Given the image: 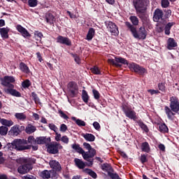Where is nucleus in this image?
<instances>
[{
    "label": "nucleus",
    "mask_w": 179,
    "mask_h": 179,
    "mask_svg": "<svg viewBox=\"0 0 179 179\" xmlns=\"http://www.w3.org/2000/svg\"><path fill=\"white\" fill-rule=\"evenodd\" d=\"M108 64L115 65V66H118L119 68H121V64H120L128 65L130 71L132 72H136V73H138V75H145V73H146V69L145 68L136 63L128 64V61L122 57H115V60L114 59H108Z\"/></svg>",
    "instance_id": "obj_1"
},
{
    "label": "nucleus",
    "mask_w": 179,
    "mask_h": 179,
    "mask_svg": "<svg viewBox=\"0 0 179 179\" xmlns=\"http://www.w3.org/2000/svg\"><path fill=\"white\" fill-rule=\"evenodd\" d=\"M0 82L2 86L7 87L4 90V92L7 94H10V96H13V97H22V94L15 89V85H13V83L16 82L15 77L6 76L3 78H0Z\"/></svg>",
    "instance_id": "obj_2"
},
{
    "label": "nucleus",
    "mask_w": 179,
    "mask_h": 179,
    "mask_svg": "<svg viewBox=\"0 0 179 179\" xmlns=\"http://www.w3.org/2000/svg\"><path fill=\"white\" fill-rule=\"evenodd\" d=\"M165 113L169 118L173 121L174 115L179 111V101L176 96H171L170 98V108L169 106L164 107Z\"/></svg>",
    "instance_id": "obj_3"
},
{
    "label": "nucleus",
    "mask_w": 179,
    "mask_h": 179,
    "mask_svg": "<svg viewBox=\"0 0 179 179\" xmlns=\"http://www.w3.org/2000/svg\"><path fill=\"white\" fill-rule=\"evenodd\" d=\"M7 148L9 150H15L20 152L22 150H29V149H31V145H27V140L16 139L11 143H8Z\"/></svg>",
    "instance_id": "obj_4"
},
{
    "label": "nucleus",
    "mask_w": 179,
    "mask_h": 179,
    "mask_svg": "<svg viewBox=\"0 0 179 179\" xmlns=\"http://www.w3.org/2000/svg\"><path fill=\"white\" fill-rule=\"evenodd\" d=\"M125 24L129 30L131 31V33L133 34L134 38H138V40H145V38H146V36H148V34L144 27H140L138 32V31H136V27L132 25L131 22H126Z\"/></svg>",
    "instance_id": "obj_5"
},
{
    "label": "nucleus",
    "mask_w": 179,
    "mask_h": 179,
    "mask_svg": "<svg viewBox=\"0 0 179 179\" xmlns=\"http://www.w3.org/2000/svg\"><path fill=\"white\" fill-rule=\"evenodd\" d=\"M83 146L85 148L87 152H85V153H87L85 157H83L84 160H86V162H88L86 165L88 166V167H92L93 166V157L96 155V150L92 148V145L87 143H83Z\"/></svg>",
    "instance_id": "obj_6"
},
{
    "label": "nucleus",
    "mask_w": 179,
    "mask_h": 179,
    "mask_svg": "<svg viewBox=\"0 0 179 179\" xmlns=\"http://www.w3.org/2000/svg\"><path fill=\"white\" fill-rule=\"evenodd\" d=\"M150 3L149 0H134L133 4L136 13H143L148 9Z\"/></svg>",
    "instance_id": "obj_7"
},
{
    "label": "nucleus",
    "mask_w": 179,
    "mask_h": 179,
    "mask_svg": "<svg viewBox=\"0 0 179 179\" xmlns=\"http://www.w3.org/2000/svg\"><path fill=\"white\" fill-rule=\"evenodd\" d=\"M63 148L64 147L62 145H61V143L58 142H52L48 144L47 150L48 153H50L51 155H57L59 152V150Z\"/></svg>",
    "instance_id": "obj_8"
},
{
    "label": "nucleus",
    "mask_w": 179,
    "mask_h": 179,
    "mask_svg": "<svg viewBox=\"0 0 179 179\" xmlns=\"http://www.w3.org/2000/svg\"><path fill=\"white\" fill-rule=\"evenodd\" d=\"M67 87L73 97H75L79 93V87L76 82L71 81L69 83Z\"/></svg>",
    "instance_id": "obj_9"
},
{
    "label": "nucleus",
    "mask_w": 179,
    "mask_h": 179,
    "mask_svg": "<svg viewBox=\"0 0 179 179\" xmlns=\"http://www.w3.org/2000/svg\"><path fill=\"white\" fill-rule=\"evenodd\" d=\"M106 26H107V29H108V31H110V33L113 34V36H118V34L120 33V31H118V27H117L115 23L111 21H109V22H106Z\"/></svg>",
    "instance_id": "obj_10"
},
{
    "label": "nucleus",
    "mask_w": 179,
    "mask_h": 179,
    "mask_svg": "<svg viewBox=\"0 0 179 179\" xmlns=\"http://www.w3.org/2000/svg\"><path fill=\"white\" fill-rule=\"evenodd\" d=\"M123 111L128 118L131 120H135L136 118V113L129 108L128 106H123Z\"/></svg>",
    "instance_id": "obj_11"
},
{
    "label": "nucleus",
    "mask_w": 179,
    "mask_h": 179,
    "mask_svg": "<svg viewBox=\"0 0 179 179\" xmlns=\"http://www.w3.org/2000/svg\"><path fill=\"white\" fill-rule=\"evenodd\" d=\"M57 43H59V44H64L65 45L68 46L72 45V42L71 41V39H69V38L64 37L61 35L57 36Z\"/></svg>",
    "instance_id": "obj_12"
},
{
    "label": "nucleus",
    "mask_w": 179,
    "mask_h": 179,
    "mask_svg": "<svg viewBox=\"0 0 179 179\" xmlns=\"http://www.w3.org/2000/svg\"><path fill=\"white\" fill-rule=\"evenodd\" d=\"M17 170L20 174H26V173H29L31 170V164H24L20 166Z\"/></svg>",
    "instance_id": "obj_13"
},
{
    "label": "nucleus",
    "mask_w": 179,
    "mask_h": 179,
    "mask_svg": "<svg viewBox=\"0 0 179 179\" xmlns=\"http://www.w3.org/2000/svg\"><path fill=\"white\" fill-rule=\"evenodd\" d=\"M16 29L17 30V31H19V33H20L22 37H24V38H27V37L31 36L30 33H29V31H27L26 28L23 27L20 24H17L16 26Z\"/></svg>",
    "instance_id": "obj_14"
},
{
    "label": "nucleus",
    "mask_w": 179,
    "mask_h": 179,
    "mask_svg": "<svg viewBox=\"0 0 179 179\" xmlns=\"http://www.w3.org/2000/svg\"><path fill=\"white\" fill-rule=\"evenodd\" d=\"M163 10L157 8L154 12L153 20L154 22H160L163 20Z\"/></svg>",
    "instance_id": "obj_15"
},
{
    "label": "nucleus",
    "mask_w": 179,
    "mask_h": 179,
    "mask_svg": "<svg viewBox=\"0 0 179 179\" xmlns=\"http://www.w3.org/2000/svg\"><path fill=\"white\" fill-rule=\"evenodd\" d=\"M50 166L55 171H61L62 170V167L61 166V164L58 162L57 160H51L49 162Z\"/></svg>",
    "instance_id": "obj_16"
},
{
    "label": "nucleus",
    "mask_w": 179,
    "mask_h": 179,
    "mask_svg": "<svg viewBox=\"0 0 179 179\" xmlns=\"http://www.w3.org/2000/svg\"><path fill=\"white\" fill-rule=\"evenodd\" d=\"M71 148L72 149H73V150H76L77 153H80V155H82L83 157H86L87 152L85 153V150H83V148H80V145L79 144L74 143L71 145Z\"/></svg>",
    "instance_id": "obj_17"
},
{
    "label": "nucleus",
    "mask_w": 179,
    "mask_h": 179,
    "mask_svg": "<svg viewBox=\"0 0 179 179\" xmlns=\"http://www.w3.org/2000/svg\"><path fill=\"white\" fill-rule=\"evenodd\" d=\"M20 126L19 124H15L13 127H12L9 131V133L13 136H17L20 134Z\"/></svg>",
    "instance_id": "obj_18"
},
{
    "label": "nucleus",
    "mask_w": 179,
    "mask_h": 179,
    "mask_svg": "<svg viewBox=\"0 0 179 179\" xmlns=\"http://www.w3.org/2000/svg\"><path fill=\"white\" fill-rule=\"evenodd\" d=\"M81 136H83V138H84L87 142H94V141H96V136H94V135L92 134H81Z\"/></svg>",
    "instance_id": "obj_19"
},
{
    "label": "nucleus",
    "mask_w": 179,
    "mask_h": 179,
    "mask_svg": "<svg viewBox=\"0 0 179 179\" xmlns=\"http://www.w3.org/2000/svg\"><path fill=\"white\" fill-rule=\"evenodd\" d=\"M177 47V42L173 38H169L167 41L168 50H174Z\"/></svg>",
    "instance_id": "obj_20"
},
{
    "label": "nucleus",
    "mask_w": 179,
    "mask_h": 179,
    "mask_svg": "<svg viewBox=\"0 0 179 179\" xmlns=\"http://www.w3.org/2000/svg\"><path fill=\"white\" fill-rule=\"evenodd\" d=\"M9 28L3 27L0 29V34L3 40L9 38Z\"/></svg>",
    "instance_id": "obj_21"
},
{
    "label": "nucleus",
    "mask_w": 179,
    "mask_h": 179,
    "mask_svg": "<svg viewBox=\"0 0 179 179\" xmlns=\"http://www.w3.org/2000/svg\"><path fill=\"white\" fill-rule=\"evenodd\" d=\"M48 142H51V138H45V137H38L36 138V143L38 145H44Z\"/></svg>",
    "instance_id": "obj_22"
},
{
    "label": "nucleus",
    "mask_w": 179,
    "mask_h": 179,
    "mask_svg": "<svg viewBox=\"0 0 179 179\" xmlns=\"http://www.w3.org/2000/svg\"><path fill=\"white\" fill-rule=\"evenodd\" d=\"M36 131H37V128L30 124H29L25 129V132L26 134H28V135H31V134H34Z\"/></svg>",
    "instance_id": "obj_23"
},
{
    "label": "nucleus",
    "mask_w": 179,
    "mask_h": 179,
    "mask_svg": "<svg viewBox=\"0 0 179 179\" xmlns=\"http://www.w3.org/2000/svg\"><path fill=\"white\" fill-rule=\"evenodd\" d=\"M45 20L47 23L52 24L55 22V17L51 13H48L45 15Z\"/></svg>",
    "instance_id": "obj_24"
},
{
    "label": "nucleus",
    "mask_w": 179,
    "mask_h": 179,
    "mask_svg": "<svg viewBox=\"0 0 179 179\" xmlns=\"http://www.w3.org/2000/svg\"><path fill=\"white\" fill-rule=\"evenodd\" d=\"M95 33L96 30H94V28H90L87 34L86 40H87V41H92V40H93V37H94Z\"/></svg>",
    "instance_id": "obj_25"
},
{
    "label": "nucleus",
    "mask_w": 179,
    "mask_h": 179,
    "mask_svg": "<svg viewBox=\"0 0 179 179\" xmlns=\"http://www.w3.org/2000/svg\"><path fill=\"white\" fill-rule=\"evenodd\" d=\"M71 120L72 121H74L78 127H86V122L78 119L76 117H71Z\"/></svg>",
    "instance_id": "obj_26"
},
{
    "label": "nucleus",
    "mask_w": 179,
    "mask_h": 179,
    "mask_svg": "<svg viewBox=\"0 0 179 179\" xmlns=\"http://www.w3.org/2000/svg\"><path fill=\"white\" fill-rule=\"evenodd\" d=\"M74 162L76 163V166L78 167V169H85L86 167V164L82 161V159H79L78 158H76L74 159Z\"/></svg>",
    "instance_id": "obj_27"
},
{
    "label": "nucleus",
    "mask_w": 179,
    "mask_h": 179,
    "mask_svg": "<svg viewBox=\"0 0 179 179\" xmlns=\"http://www.w3.org/2000/svg\"><path fill=\"white\" fill-rule=\"evenodd\" d=\"M101 169L103 170V171H106L108 173V175L109 174V173H111V171H113V167L111 166V165H110V164L108 163L103 164L101 165Z\"/></svg>",
    "instance_id": "obj_28"
},
{
    "label": "nucleus",
    "mask_w": 179,
    "mask_h": 179,
    "mask_svg": "<svg viewBox=\"0 0 179 179\" xmlns=\"http://www.w3.org/2000/svg\"><path fill=\"white\" fill-rule=\"evenodd\" d=\"M141 150L142 152H145V153H149V152H150V145H149V143L148 142L142 143Z\"/></svg>",
    "instance_id": "obj_29"
},
{
    "label": "nucleus",
    "mask_w": 179,
    "mask_h": 179,
    "mask_svg": "<svg viewBox=\"0 0 179 179\" xmlns=\"http://www.w3.org/2000/svg\"><path fill=\"white\" fill-rule=\"evenodd\" d=\"M20 69L22 71V72H24V73H30V69H29V66H27V65L23 62L20 64Z\"/></svg>",
    "instance_id": "obj_30"
},
{
    "label": "nucleus",
    "mask_w": 179,
    "mask_h": 179,
    "mask_svg": "<svg viewBox=\"0 0 179 179\" xmlns=\"http://www.w3.org/2000/svg\"><path fill=\"white\" fill-rule=\"evenodd\" d=\"M0 122L2 125H4V127H12V125H13V124H15V122H13V121L12 120H8L6 119H1Z\"/></svg>",
    "instance_id": "obj_31"
},
{
    "label": "nucleus",
    "mask_w": 179,
    "mask_h": 179,
    "mask_svg": "<svg viewBox=\"0 0 179 179\" xmlns=\"http://www.w3.org/2000/svg\"><path fill=\"white\" fill-rule=\"evenodd\" d=\"M41 177L44 179L51 178V171L45 170L41 173Z\"/></svg>",
    "instance_id": "obj_32"
},
{
    "label": "nucleus",
    "mask_w": 179,
    "mask_h": 179,
    "mask_svg": "<svg viewBox=\"0 0 179 179\" xmlns=\"http://www.w3.org/2000/svg\"><path fill=\"white\" fill-rule=\"evenodd\" d=\"M15 117L18 121H24L27 116L23 113H17L15 114Z\"/></svg>",
    "instance_id": "obj_33"
},
{
    "label": "nucleus",
    "mask_w": 179,
    "mask_h": 179,
    "mask_svg": "<svg viewBox=\"0 0 179 179\" xmlns=\"http://www.w3.org/2000/svg\"><path fill=\"white\" fill-rule=\"evenodd\" d=\"M89 94H87V92H86V90H83L82 91V99L84 101V103H85V104H87V103H89Z\"/></svg>",
    "instance_id": "obj_34"
},
{
    "label": "nucleus",
    "mask_w": 179,
    "mask_h": 179,
    "mask_svg": "<svg viewBox=\"0 0 179 179\" xmlns=\"http://www.w3.org/2000/svg\"><path fill=\"white\" fill-rule=\"evenodd\" d=\"M175 23L174 22H169L166 26H165V34L166 36L170 35V30H171V27L174 26Z\"/></svg>",
    "instance_id": "obj_35"
},
{
    "label": "nucleus",
    "mask_w": 179,
    "mask_h": 179,
    "mask_svg": "<svg viewBox=\"0 0 179 179\" xmlns=\"http://www.w3.org/2000/svg\"><path fill=\"white\" fill-rule=\"evenodd\" d=\"M129 20L131 22L133 26H138L139 24V19L135 15L130 16Z\"/></svg>",
    "instance_id": "obj_36"
},
{
    "label": "nucleus",
    "mask_w": 179,
    "mask_h": 179,
    "mask_svg": "<svg viewBox=\"0 0 179 179\" xmlns=\"http://www.w3.org/2000/svg\"><path fill=\"white\" fill-rule=\"evenodd\" d=\"M159 131L162 134H166L169 132V128L166 125V124H161L159 125Z\"/></svg>",
    "instance_id": "obj_37"
},
{
    "label": "nucleus",
    "mask_w": 179,
    "mask_h": 179,
    "mask_svg": "<svg viewBox=\"0 0 179 179\" xmlns=\"http://www.w3.org/2000/svg\"><path fill=\"white\" fill-rule=\"evenodd\" d=\"M21 85L23 89H29V87L31 86V82H30L29 79H27L24 80Z\"/></svg>",
    "instance_id": "obj_38"
},
{
    "label": "nucleus",
    "mask_w": 179,
    "mask_h": 179,
    "mask_svg": "<svg viewBox=\"0 0 179 179\" xmlns=\"http://www.w3.org/2000/svg\"><path fill=\"white\" fill-rule=\"evenodd\" d=\"M85 172L87 174H89V176H90L91 177H92V178H97V174L92 170L86 169H85Z\"/></svg>",
    "instance_id": "obj_39"
},
{
    "label": "nucleus",
    "mask_w": 179,
    "mask_h": 179,
    "mask_svg": "<svg viewBox=\"0 0 179 179\" xmlns=\"http://www.w3.org/2000/svg\"><path fill=\"white\" fill-rule=\"evenodd\" d=\"M8 129L6 126L0 127V135L5 136L8 134Z\"/></svg>",
    "instance_id": "obj_40"
},
{
    "label": "nucleus",
    "mask_w": 179,
    "mask_h": 179,
    "mask_svg": "<svg viewBox=\"0 0 179 179\" xmlns=\"http://www.w3.org/2000/svg\"><path fill=\"white\" fill-rule=\"evenodd\" d=\"M138 125L141 128V129H143V131H145L146 132V134L149 132V128L146 124H145V123H143V122H138Z\"/></svg>",
    "instance_id": "obj_41"
},
{
    "label": "nucleus",
    "mask_w": 179,
    "mask_h": 179,
    "mask_svg": "<svg viewBox=\"0 0 179 179\" xmlns=\"http://www.w3.org/2000/svg\"><path fill=\"white\" fill-rule=\"evenodd\" d=\"M91 72L94 73V75H101V71H100V69L97 66L91 68Z\"/></svg>",
    "instance_id": "obj_42"
},
{
    "label": "nucleus",
    "mask_w": 179,
    "mask_h": 179,
    "mask_svg": "<svg viewBox=\"0 0 179 179\" xmlns=\"http://www.w3.org/2000/svg\"><path fill=\"white\" fill-rule=\"evenodd\" d=\"M38 2V1L37 0H28V5L31 8H36V6H37Z\"/></svg>",
    "instance_id": "obj_43"
},
{
    "label": "nucleus",
    "mask_w": 179,
    "mask_h": 179,
    "mask_svg": "<svg viewBox=\"0 0 179 179\" xmlns=\"http://www.w3.org/2000/svg\"><path fill=\"white\" fill-rule=\"evenodd\" d=\"M31 96L34 99L36 104L40 103V99H38V96H37V94H36V92H31Z\"/></svg>",
    "instance_id": "obj_44"
},
{
    "label": "nucleus",
    "mask_w": 179,
    "mask_h": 179,
    "mask_svg": "<svg viewBox=\"0 0 179 179\" xmlns=\"http://www.w3.org/2000/svg\"><path fill=\"white\" fill-rule=\"evenodd\" d=\"M28 143H29L31 145H36V139L34 138V136H30L28 138Z\"/></svg>",
    "instance_id": "obj_45"
},
{
    "label": "nucleus",
    "mask_w": 179,
    "mask_h": 179,
    "mask_svg": "<svg viewBox=\"0 0 179 179\" xmlns=\"http://www.w3.org/2000/svg\"><path fill=\"white\" fill-rule=\"evenodd\" d=\"M92 93L94 94L95 100H99V99H100V93L99 92V91L93 90Z\"/></svg>",
    "instance_id": "obj_46"
},
{
    "label": "nucleus",
    "mask_w": 179,
    "mask_h": 179,
    "mask_svg": "<svg viewBox=\"0 0 179 179\" xmlns=\"http://www.w3.org/2000/svg\"><path fill=\"white\" fill-rule=\"evenodd\" d=\"M108 176L112 179H121V178H120V176H118V174L114 173H112V172L109 173Z\"/></svg>",
    "instance_id": "obj_47"
},
{
    "label": "nucleus",
    "mask_w": 179,
    "mask_h": 179,
    "mask_svg": "<svg viewBox=\"0 0 179 179\" xmlns=\"http://www.w3.org/2000/svg\"><path fill=\"white\" fill-rule=\"evenodd\" d=\"M34 34H35V37L37 38L38 41H41V38H43V33L39 31H36Z\"/></svg>",
    "instance_id": "obj_48"
},
{
    "label": "nucleus",
    "mask_w": 179,
    "mask_h": 179,
    "mask_svg": "<svg viewBox=\"0 0 179 179\" xmlns=\"http://www.w3.org/2000/svg\"><path fill=\"white\" fill-rule=\"evenodd\" d=\"M59 114L60 115V117H62V118H64V120H69V117H68L66 114L64 113V111L59 110Z\"/></svg>",
    "instance_id": "obj_49"
},
{
    "label": "nucleus",
    "mask_w": 179,
    "mask_h": 179,
    "mask_svg": "<svg viewBox=\"0 0 179 179\" xmlns=\"http://www.w3.org/2000/svg\"><path fill=\"white\" fill-rule=\"evenodd\" d=\"M61 141L62 142H63V143H65L66 145H68V143H69V138H68V136H62Z\"/></svg>",
    "instance_id": "obj_50"
},
{
    "label": "nucleus",
    "mask_w": 179,
    "mask_h": 179,
    "mask_svg": "<svg viewBox=\"0 0 179 179\" xmlns=\"http://www.w3.org/2000/svg\"><path fill=\"white\" fill-rule=\"evenodd\" d=\"M140 160H141V163L143 164L146 163V162H148V157H146L145 155H141Z\"/></svg>",
    "instance_id": "obj_51"
},
{
    "label": "nucleus",
    "mask_w": 179,
    "mask_h": 179,
    "mask_svg": "<svg viewBox=\"0 0 179 179\" xmlns=\"http://www.w3.org/2000/svg\"><path fill=\"white\" fill-rule=\"evenodd\" d=\"M170 5V2H169V0H162V8H167Z\"/></svg>",
    "instance_id": "obj_52"
},
{
    "label": "nucleus",
    "mask_w": 179,
    "mask_h": 179,
    "mask_svg": "<svg viewBox=\"0 0 179 179\" xmlns=\"http://www.w3.org/2000/svg\"><path fill=\"white\" fill-rule=\"evenodd\" d=\"M159 90H161V92H166V86L164 83H159L158 84Z\"/></svg>",
    "instance_id": "obj_53"
},
{
    "label": "nucleus",
    "mask_w": 179,
    "mask_h": 179,
    "mask_svg": "<svg viewBox=\"0 0 179 179\" xmlns=\"http://www.w3.org/2000/svg\"><path fill=\"white\" fill-rule=\"evenodd\" d=\"M49 128L52 131H54V132H57V131H58V127H57L54 124H49Z\"/></svg>",
    "instance_id": "obj_54"
},
{
    "label": "nucleus",
    "mask_w": 179,
    "mask_h": 179,
    "mask_svg": "<svg viewBox=\"0 0 179 179\" xmlns=\"http://www.w3.org/2000/svg\"><path fill=\"white\" fill-rule=\"evenodd\" d=\"M73 58H74L76 64H80V57L78 55H73Z\"/></svg>",
    "instance_id": "obj_55"
},
{
    "label": "nucleus",
    "mask_w": 179,
    "mask_h": 179,
    "mask_svg": "<svg viewBox=\"0 0 179 179\" xmlns=\"http://www.w3.org/2000/svg\"><path fill=\"white\" fill-rule=\"evenodd\" d=\"M92 125H93L94 129H96V131H99L101 128L100 127V124L97 122H94Z\"/></svg>",
    "instance_id": "obj_56"
},
{
    "label": "nucleus",
    "mask_w": 179,
    "mask_h": 179,
    "mask_svg": "<svg viewBox=\"0 0 179 179\" xmlns=\"http://www.w3.org/2000/svg\"><path fill=\"white\" fill-rule=\"evenodd\" d=\"M68 129V127L66 126L65 124H62L61 126H60V131L62 132H66V130Z\"/></svg>",
    "instance_id": "obj_57"
},
{
    "label": "nucleus",
    "mask_w": 179,
    "mask_h": 179,
    "mask_svg": "<svg viewBox=\"0 0 179 179\" xmlns=\"http://www.w3.org/2000/svg\"><path fill=\"white\" fill-rule=\"evenodd\" d=\"M148 93H150V94L152 96H153V94H157L160 93V92H159V90H148Z\"/></svg>",
    "instance_id": "obj_58"
},
{
    "label": "nucleus",
    "mask_w": 179,
    "mask_h": 179,
    "mask_svg": "<svg viewBox=\"0 0 179 179\" xmlns=\"http://www.w3.org/2000/svg\"><path fill=\"white\" fill-rule=\"evenodd\" d=\"M55 141H57V142H59V141H61L62 138L61 137V134H58L57 131L55 132Z\"/></svg>",
    "instance_id": "obj_59"
},
{
    "label": "nucleus",
    "mask_w": 179,
    "mask_h": 179,
    "mask_svg": "<svg viewBox=\"0 0 179 179\" xmlns=\"http://www.w3.org/2000/svg\"><path fill=\"white\" fill-rule=\"evenodd\" d=\"M36 56L39 62H43V57H41V53H40L39 52H36Z\"/></svg>",
    "instance_id": "obj_60"
},
{
    "label": "nucleus",
    "mask_w": 179,
    "mask_h": 179,
    "mask_svg": "<svg viewBox=\"0 0 179 179\" xmlns=\"http://www.w3.org/2000/svg\"><path fill=\"white\" fill-rule=\"evenodd\" d=\"M23 179H37L36 177L30 175H27L22 177Z\"/></svg>",
    "instance_id": "obj_61"
},
{
    "label": "nucleus",
    "mask_w": 179,
    "mask_h": 179,
    "mask_svg": "<svg viewBox=\"0 0 179 179\" xmlns=\"http://www.w3.org/2000/svg\"><path fill=\"white\" fill-rule=\"evenodd\" d=\"M158 148L159 150H161L162 152H164L166 150V146H164V144H159L158 145Z\"/></svg>",
    "instance_id": "obj_62"
},
{
    "label": "nucleus",
    "mask_w": 179,
    "mask_h": 179,
    "mask_svg": "<svg viewBox=\"0 0 179 179\" xmlns=\"http://www.w3.org/2000/svg\"><path fill=\"white\" fill-rule=\"evenodd\" d=\"M33 118H34V120L36 121H38V120H40V115H38L37 113H33Z\"/></svg>",
    "instance_id": "obj_63"
},
{
    "label": "nucleus",
    "mask_w": 179,
    "mask_h": 179,
    "mask_svg": "<svg viewBox=\"0 0 179 179\" xmlns=\"http://www.w3.org/2000/svg\"><path fill=\"white\" fill-rule=\"evenodd\" d=\"M0 179H8V176L5 174L0 175Z\"/></svg>",
    "instance_id": "obj_64"
}]
</instances>
